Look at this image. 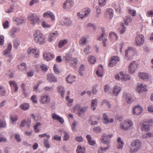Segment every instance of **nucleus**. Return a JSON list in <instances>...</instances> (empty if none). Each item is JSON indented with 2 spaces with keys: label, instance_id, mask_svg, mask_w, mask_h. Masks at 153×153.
Here are the masks:
<instances>
[{
  "label": "nucleus",
  "instance_id": "9d476101",
  "mask_svg": "<svg viewBox=\"0 0 153 153\" xmlns=\"http://www.w3.org/2000/svg\"><path fill=\"white\" fill-rule=\"evenodd\" d=\"M137 64L136 63L135 61L131 62L128 66L129 73L132 74H133L137 68Z\"/></svg>",
  "mask_w": 153,
  "mask_h": 153
},
{
  "label": "nucleus",
  "instance_id": "603ef678",
  "mask_svg": "<svg viewBox=\"0 0 153 153\" xmlns=\"http://www.w3.org/2000/svg\"><path fill=\"white\" fill-rule=\"evenodd\" d=\"M128 13L132 15L133 16H135L136 15V11L135 10H132L131 8L128 9Z\"/></svg>",
  "mask_w": 153,
  "mask_h": 153
},
{
  "label": "nucleus",
  "instance_id": "052dcab7",
  "mask_svg": "<svg viewBox=\"0 0 153 153\" xmlns=\"http://www.w3.org/2000/svg\"><path fill=\"white\" fill-rule=\"evenodd\" d=\"M42 25L43 27L44 28H49L51 27L50 25L48 24L45 21H43L42 22Z\"/></svg>",
  "mask_w": 153,
  "mask_h": 153
},
{
  "label": "nucleus",
  "instance_id": "a18cd8bd",
  "mask_svg": "<svg viewBox=\"0 0 153 153\" xmlns=\"http://www.w3.org/2000/svg\"><path fill=\"white\" fill-rule=\"evenodd\" d=\"M89 62L91 64H94L96 62V59L95 57L92 56H89L88 58Z\"/></svg>",
  "mask_w": 153,
  "mask_h": 153
},
{
  "label": "nucleus",
  "instance_id": "393cba45",
  "mask_svg": "<svg viewBox=\"0 0 153 153\" xmlns=\"http://www.w3.org/2000/svg\"><path fill=\"white\" fill-rule=\"evenodd\" d=\"M52 117L53 119L59 121L62 124L64 122V120L62 118L54 113L52 114Z\"/></svg>",
  "mask_w": 153,
  "mask_h": 153
},
{
  "label": "nucleus",
  "instance_id": "dca6fc26",
  "mask_svg": "<svg viewBox=\"0 0 153 153\" xmlns=\"http://www.w3.org/2000/svg\"><path fill=\"white\" fill-rule=\"evenodd\" d=\"M10 86L12 89H14L15 92H16L18 88V86L15 81L14 80H10L9 82Z\"/></svg>",
  "mask_w": 153,
  "mask_h": 153
},
{
  "label": "nucleus",
  "instance_id": "79ce46f5",
  "mask_svg": "<svg viewBox=\"0 0 153 153\" xmlns=\"http://www.w3.org/2000/svg\"><path fill=\"white\" fill-rule=\"evenodd\" d=\"M29 107V105L27 103H24L20 106V108L24 110H26L28 109Z\"/></svg>",
  "mask_w": 153,
  "mask_h": 153
},
{
  "label": "nucleus",
  "instance_id": "6ab92c4d",
  "mask_svg": "<svg viewBox=\"0 0 153 153\" xmlns=\"http://www.w3.org/2000/svg\"><path fill=\"white\" fill-rule=\"evenodd\" d=\"M76 76L71 75L69 74L66 78V80L68 83L72 84L76 81Z\"/></svg>",
  "mask_w": 153,
  "mask_h": 153
},
{
  "label": "nucleus",
  "instance_id": "a878e982",
  "mask_svg": "<svg viewBox=\"0 0 153 153\" xmlns=\"http://www.w3.org/2000/svg\"><path fill=\"white\" fill-rule=\"evenodd\" d=\"M58 33L57 31H55L53 33H50L48 36V41L50 42H52L55 37L57 35Z\"/></svg>",
  "mask_w": 153,
  "mask_h": 153
},
{
  "label": "nucleus",
  "instance_id": "cd10ccee",
  "mask_svg": "<svg viewBox=\"0 0 153 153\" xmlns=\"http://www.w3.org/2000/svg\"><path fill=\"white\" fill-rule=\"evenodd\" d=\"M103 123L105 124L108 123H112L113 122V120L112 118L108 119L107 116L106 114H103Z\"/></svg>",
  "mask_w": 153,
  "mask_h": 153
},
{
  "label": "nucleus",
  "instance_id": "4c0bfd02",
  "mask_svg": "<svg viewBox=\"0 0 153 153\" xmlns=\"http://www.w3.org/2000/svg\"><path fill=\"white\" fill-rule=\"evenodd\" d=\"M68 40L67 39H64L60 40L58 44V47L59 48H61L64 46L68 42Z\"/></svg>",
  "mask_w": 153,
  "mask_h": 153
},
{
  "label": "nucleus",
  "instance_id": "412c9836",
  "mask_svg": "<svg viewBox=\"0 0 153 153\" xmlns=\"http://www.w3.org/2000/svg\"><path fill=\"white\" fill-rule=\"evenodd\" d=\"M146 86H144L142 84H138L137 88V92L139 94L141 93L143 91H146Z\"/></svg>",
  "mask_w": 153,
  "mask_h": 153
},
{
  "label": "nucleus",
  "instance_id": "423d86ee",
  "mask_svg": "<svg viewBox=\"0 0 153 153\" xmlns=\"http://www.w3.org/2000/svg\"><path fill=\"white\" fill-rule=\"evenodd\" d=\"M135 44L138 46L143 45L144 42V36L141 34H137L135 38Z\"/></svg>",
  "mask_w": 153,
  "mask_h": 153
},
{
  "label": "nucleus",
  "instance_id": "b1692460",
  "mask_svg": "<svg viewBox=\"0 0 153 153\" xmlns=\"http://www.w3.org/2000/svg\"><path fill=\"white\" fill-rule=\"evenodd\" d=\"M121 90V88L120 87L117 85L115 86L112 91L113 95L115 96H117Z\"/></svg>",
  "mask_w": 153,
  "mask_h": 153
},
{
  "label": "nucleus",
  "instance_id": "a19ab883",
  "mask_svg": "<svg viewBox=\"0 0 153 153\" xmlns=\"http://www.w3.org/2000/svg\"><path fill=\"white\" fill-rule=\"evenodd\" d=\"M109 148V146L106 147H100L98 150V152L99 153H105Z\"/></svg>",
  "mask_w": 153,
  "mask_h": 153
},
{
  "label": "nucleus",
  "instance_id": "6e6552de",
  "mask_svg": "<svg viewBox=\"0 0 153 153\" xmlns=\"http://www.w3.org/2000/svg\"><path fill=\"white\" fill-rule=\"evenodd\" d=\"M112 137V134L107 135L105 133L103 134L101 138V142L105 144H109L110 138Z\"/></svg>",
  "mask_w": 153,
  "mask_h": 153
},
{
  "label": "nucleus",
  "instance_id": "4468645a",
  "mask_svg": "<svg viewBox=\"0 0 153 153\" xmlns=\"http://www.w3.org/2000/svg\"><path fill=\"white\" fill-rule=\"evenodd\" d=\"M86 108L85 107H80L79 105H76L74 107V109L76 111L79 113V116L81 115L82 114H83Z\"/></svg>",
  "mask_w": 153,
  "mask_h": 153
},
{
  "label": "nucleus",
  "instance_id": "f03ea898",
  "mask_svg": "<svg viewBox=\"0 0 153 153\" xmlns=\"http://www.w3.org/2000/svg\"><path fill=\"white\" fill-rule=\"evenodd\" d=\"M33 36L34 40L36 43L42 45L45 42V38L39 30L35 31Z\"/></svg>",
  "mask_w": 153,
  "mask_h": 153
},
{
  "label": "nucleus",
  "instance_id": "1a4fd4ad",
  "mask_svg": "<svg viewBox=\"0 0 153 153\" xmlns=\"http://www.w3.org/2000/svg\"><path fill=\"white\" fill-rule=\"evenodd\" d=\"M51 100L49 95L47 94H43L40 97V101L41 103L45 104L49 103Z\"/></svg>",
  "mask_w": 153,
  "mask_h": 153
},
{
  "label": "nucleus",
  "instance_id": "2eb2a0df",
  "mask_svg": "<svg viewBox=\"0 0 153 153\" xmlns=\"http://www.w3.org/2000/svg\"><path fill=\"white\" fill-rule=\"evenodd\" d=\"M27 53L28 54L33 53L34 54V56L36 58H38L39 56V51L36 50L34 48H29L27 50Z\"/></svg>",
  "mask_w": 153,
  "mask_h": 153
},
{
  "label": "nucleus",
  "instance_id": "c9c22d12",
  "mask_svg": "<svg viewBox=\"0 0 153 153\" xmlns=\"http://www.w3.org/2000/svg\"><path fill=\"white\" fill-rule=\"evenodd\" d=\"M13 20L18 23L17 24H22L25 21V19L23 17H21L19 19L16 17H14Z\"/></svg>",
  "mask_w": 153,
  "mask_h": 153
},
{
  "label": "nucleus",
  "instance_id": "9b49d317",
  "mask_svg": "<svg viewBox=\"0 0 153 153\" xmlns=\"http://www.w3.org/2000/svg\"><path fill=\"white\" fill-rule=\"evenodd\" d=\"M143 111L142 107L138 105L133 107L132 111V114L135 115H140Z\"/></svg>",
  "mask_w": 153,
  "mask_h": 153
},
{
  "label": "nucleus",
  "instance_id": "4be33fe9",
  "mask_svg": "<svg viewBox=\"0 0 153 153\" xmlns=\"http://www.w3.org/2000/svg\"><path fill=\"white\" fill-rule=\"evenodd\" d=\"M138 76L140 79L144 80H147L149 78V75L148 74L145 72L139 73Z\"/></svg>",
  "mask_w": 153,
  "mask_h": 153
},
{
  "label": "nucleus",
  "instance_id": "680f3d73",
  "mask_svg": "<svg viewBox=\"0 0 153 153\" xmlns=\"http://www.w3.org/2000/svg\"><path fill=\"white\" fill-rule=\"evenodd\" d=\"M107 0H99L98 3L100 6L102 7L105 6L106 4V2Z\"/></svg>",
  "mask_w": 153,
  "mask_h": 153
},
{
  "label": "nucleus",
  "instance_id": "864d4df0",
  "mask_svg": "<svg viewBox=\"0 0 153 153\" xmlns=\"http://www.w3.org/2000/svg\"><path fill=\"white\" fill-rule=\"evenodd\" d=\"M102 34L101 36L98 39V40L100 41L102 40L103 38L104 37H105L106 36V34L105 33V28L104 27H102Z\"/></svg>",
  "mask_w": 153,
  "mask_h": 153
},
{
  "label": "nucleus",
  "instance_id": "c03bdc74",
  "mask_svg": "<svg viewBox=\"0 0 153 153\" xmlns=\"http://www.w3.org/2000/svg\"><path fill=\"white\" fill-rule=\"evenodd\" d=\"M100 69L96 71V74L98 77H102L103 76V71L102 66H100Z\"/></svg>",
  "mask_w": 153,
  "mask_h": 153
},
{
  "label": "nucleus",
  "instance_id": "f3484780",
  "mask_svg": "<svg viewBox=\"0 0 153 153\" xmlns=\"http://www.w3.org/2000/svg\"><path fill=\"white\" fill-rule=\"evenodd\" d=\"M43 56L44 59L46 61H49L54 58V55L51 53H44L43 54Z\"/></svg>",
  "mask_w": 153,
  "mask_h": 153
},
{
  "label": "nucleus",
  "instance_id": "20e7f679",
  "mask_svg": "<svg viewBox=\"0 0 153 153\" xmlns=\"http://www.w3.org/2000/svg\"><path fill=\"white\" fill-rule=\"evenodd\" d=\"M27 19L30 21V23L33 25L36 24H39L40 22L39 18L35 13L30 14L27 17Z\"/></svg>",
  "mask_w": 153,
  "mask_h": 153
},
{
  "label": "nucleus",
  "instance_id": "0e129e2a",
  "mask_svg": "<svg viewBox=\"0 0 153 153\" xmlns=\"http://www.w3.org/2000/svg\"><path fill=\"white\" fill-rule=\"evenodd\" d=\"M64 138L63 140H64L67 141L68 140L70 137L69 135L66 132H64Z\"/></svg>",
  "mask_w": 153,
  "mask_h": 153
},
{
  "label": "nucleus",
  "instance_id": "bf43d9fd",
  "mask_svg": "<svg viewBox=\"0 0 153 153\" xmlns=\"http://www.w3.org/2000/svg\"><path fill=\"white\" fill-rule=\"evenodd\" d=\"M30 100L33 103H36L37 102L36 96L35 95H33L31 97Z\"/></svg>",
  "mask_w": 153,
  "mask_h": 153
},
{
  "label": "nucleus",
  "instance_id": "7ed1b4c3",
  "mask_svg": "<svg viewBox=\"0 0 153 153\" xmlns=\"http://www.w3.org/2000/svg\"><path fill=\"white\" fill-rule=\"evenodd\" d=\"M133 123L130 120L128 119L122 122L120 124L119 127L123 131H127L133 127Z\"/></svg>",
  "mask_w": 153,
  "mask_h": 153
},
{
  "label": "nucleus",
  "instance_id": "ddd939ff",
  "mask_svg": "<svg viewBox=\"0 0 153 153\" xmlns=\"http://www.w3.org/2000/svg\"><path fill=\"white\" fill-rule=\"evenodd\" d=\"M74 5V3L72 0H67L63 4V9H69L73 7Z\"/></svg>",
  "mask_w": 153,
  "mask_h": 153
},
{
  "label": "nucleus",
  "instance_id": "de8ad7c7",
  "mask_svg": "<svg viewBox=\"0 0 153 153\" xmlns=\"http://www.w3.org/2000/svg\"><path fill=\"white\" fill-rule=\"evenodd\" d=\"M132 21L131 18L130 17H126L124 20V25L126 26L128 25L129 22H131Z\"/></svg>",
  "mask_w": 153,
  "mask_h": 153
},
{
  "label": "nucleus",
  "instance_id": "473e14b6",
  "mask_svg": "<svg viewBox=\"0 0 153 153\" xmlns=\"http://www.w3.org/2000/svg\"><path fill=\"white\" fill-rule=\"evenodd\" d=\"M97 100L95 99L93 100L91 102V106L93 110H95L96 108V107L97 105Z\"/></svg>",
  "mask_w": 153,
  "mask_h": 153
},
{
  "label": "nucleus",
  "instance_id": "13d9d810",
  "mask_svg": "<svg viewBox=\"0 0 153 153\" xmlns=\"http://www.w3.org/2000/svg\"><path fill=\"white\" fill-rule=\"evenodd\" d=\"M43 143L45 147L47 148H50V146L49 144L48 139H45Z\"/></svg>",
  "mask_w": 153,
  "mask_h": 153
},
{
  "label": "nucleus",
  "instance_id": "f257e3e1",
  "mask_svg": "<svg viewBox=\"0 0 153 153\" xmlns=\"http://www.w3.org/2000/svg\"><path fill=\"white\" fill-rule=\"evenodd\" d=\"M142 145L141 140L136 139L133 140L131 143L130 146V151L131 153L136 152L141 148Z\"/></svg>",
  "mask_w": 153,
  "mask_h": 153
},
{
  "label": "nucleus",
  "instance_id": "ea45409f",
  "mask_svg": "<svg viewBox=\"0 0 153 153\" xmlns=\"http://www.w3.org/2000/svg\"><path fill=\"white\" fill-rule=\"evenodd\" d=\"M10 119L11 121V123L14 124V122L18 120L17 116L16 115H11L10 116Z\"/></svg>",
  "mask_w": 153,
  "mask_h": 153
},
{
  "label": "nucleus",
  "instance_id": "3c124183",
  "mask_svg": "<svg viewBox=\"0 0 153 153\" xmlns=\"http://www.w3.org/2000/svg\"><path fill=\"white\" fill-rule=\"evenodd\" d=\"M6 94V91L5 89L2 86L0 85V95L2 96H4Z\"/></svg>",
  "mask_w": 153,
  "mask_h": 153
},
{
  "label": "nucleus",
  "instance_id": "a211bd4d",
  "mask_svg": "<svg viewBox=\"0 0 153 153\" xmlns=\"http://www.w3.org/2000/svg\"><path fill=\"white\" fill-rule=\"evenodd\" d=\"M44 17H50L52 21H54L55 19V16L53 13L50 11H48L44 13L43 14Z\"/></svg>",
  "mask_w": 153,
  "mask_h": 153
},
{
  "label": "nucleus",
  "instance_id": "e2e57ef3",
  "mask_svg": "<svg viewBox=\"0 0 153 153\" xmlns=\"http://www.w3.org/2000/svg\"><path fill=\"white\" fill-rule=\"evenodd\" d=\"M9 22L7 20L5 21L3 23L2 25L4 29L8 28L9 27Z\"/></svg>",
  "mask_w": 153,
  "mask_h": 153
},
{
  "label": "nucleus",
  "instance_id": "bb28decb",
  "mask_svg": "<svg viewBox=\"0 0 153 153\" xmlns=\"http://www.w3.org/2000/svg\"><path fill=\"white\" fill-rule=\"evenodd\" d=\"M47 79L50 82H55L57 81V79L52 74H48L47 75Z\"/></svg>",
  "mask_w": 153,
  "mask_h": 153
},
{
  "label": "nucleus",
  "instance_id": "6e6d98bb",
  "mask_svg": "<svg viewBox=\"0 0 153 153\" xmlns=\"http://www.w3.org/2000/svg\"><path fill=\"white\" fill-rule=\"evenodd\" d=\"M86 38L84 37H82L79 40V43L80 44L84 45L86 43Z\"/></svg>",
  "mask_w": 153,
  "mask_h": 153
},
{
  "label": "nucleus",
  "instance_id": "c85d7f7f",
  "mask_svg": "<svg viewBox=\"0 0 153 153\" xmlns=\"http://www.w3.org/2000/svg\"><path fill=\"white\" fill-rule=\"evenodd\" d=\"M78 63L77 59L75 58H73L69 62V65L71 66H73L74 67H76V65Z\"/></svg>",
  "mask_w": 153,
  "mask_h": 153
},
{
  "label": "nucleus",
  "instance_id": "e433bc0d",
  "mask_svg": "<svg viewBox=\"0 0 153 153\" xmlns=\"http://www.w3.org/2000/svg\"><path fill=\"white\" fill-rule=\"evenodd\" d=\"M76 152L77 153H85V148L79 145L77 146Z\"/></svg>",
  "mask_w": 153,
  "mask_h": 153
},
{
  "label": "nucleus",
  "instance_id": "58836bf2",
  "mask_svg": "<svg viewBox=\"0 0 153 153\" xmlns=\"http://www.w3.org/2000/svg\"><path fill=\"white\" fill-rule=\"evenodd\" d=\"M73 57H72V54L69 53H67L65 55V62L66 63H69V62L71 60Z\"/></svg>",
  "mask_w": 153,
  "mask_h": 153
},
{
  "label": "nucleus",
  "instance_id": "37998d69",
  "mask_svg": "<svg viewBox=\"0 0 153 153\" xmlns=\"http://www.w3.org/2000/svg\"><path fill=\"white\" fill-rule=\"evenodd\" d=\"M58 91L59 92L61 93L62 97L63 98L65 93V90L64 88L62 86H59L58 87Z\"/></svg>",
  "mask_w": 153,
  "mask_h": 153
},
{
  "label": "nucleus",
  "instance_id": "5701e85b",
  "mask_svg": "<svg viewBox=\"0 0 153 153\" xmlns=\"http://www.w3.org/2000/svg\"><path fill=\"white\" fill-rule=\"evenodd\" d=\"M123 97L125 98L126 101L128 103H131L133 102L131 96L130 94L124 93L123 95Z\"/></svg>",
  "mask_w": 153,
  "mask_h": 153
},
{
  "label": "nucleus",
  "instance_id": "f8f14e48",
  "mask_svg": "<svg viewBox=\"0 0 153 153\" xmlns=\"http://www.w3.org/2000/svg\"><path fill=\"white\" fill-rule=\"evenodd\" d=\"M120 59L117 56H112L110 59V62L108 65L111 67H113L115 65L117 62L120 61Z\"/></svg>",
  "mask_w": 153,
  "mask_h": 153
},
{
  "label": "nucleus",
  "instance_id": "aec40b11",
  "mask_svg": "<svg viewBox=\"0 0 153 153\" xmlns=\"http://www.w3.org/2000/svg\"><path fill=\"white\" fill-rule=\"evenodd\" d=\"M71 22L69 18H64L61 22V24L62 25H65L67 26H70Z\"/></svg>",
  "mask_w": 153,
  "mask_h": 153
},
{
  "label": "nucleus",
  "instance_id": "69168bd1",
  "mask_svg": "<svg viewBox=\"0 0 153 153\" xmlns=\"http://www.w3.org/2000/svg\"><path fill=\"white\" fill-rule=\"evenodd\" d=\"M6 126V123L5 121H0V128H4Z\"/></svg>",
  "mask_w": 153,
  "mask_h": 153
},
{
  "label": "nucleus",
  "instance_id": "5fc2aeb1",
  "mask_svg": "<svg viewBox=\"0 0 153 153\" xmlns=\"http://www.w3.org/2000/svg\"><path fill=\"white\" fill-rule=\"evenodd\" d=\"M41 125V123H37L33 126V128L35 132L37 133L39 131V129H38V127Z\"/></svg>",
  "mask_w": 153,
  "mask_h": 153
},
{
  "label": "nucleus",
  "instance_id": "72a5a7b5",
  "mask_svg": "<svg viewBox=\"0 0 153 153\" xmlns=\"http://www.w3.org/2000/svg\"><path fill=\"white\" fill-rule=\"evenodd\" d=\"M12 48L11 43H9L7 46V48L4 51L3 54L6 55L8 54L11 51Z\"/></svg>",
  "mask_w": 153,
  "mask_h": 153
},
{
  "label": "nucleus",
  "instance_id": "338daca9",
  "mask_svg": "<svg viewBox=\"0 0 153 153\" xmlns=\"http://www.w3.org/2000/svg\"><path fill=\"white\" fill-rule=\"evenodd\" d=\"M52 139L55 140H59L60 141L61 140V137L57 135H54L52 137Z\"/></svg>",
  "mask_w": 153,
  "mask_h": 153
},
{
  "label": "nucleus",
  "instance_id": "f704fd0d",
  "mask_svg": "<svg viewBox=\"0 0 153 153\" xmlns=\"http://www.w3.org/2000/svg\"><path fill=\"white\" fill-rule=\"evenodd\" d=\"M134 50L133 48L131 47H129L128 49L125 51V55L126 56L129 54L131 55L134 54Z\"/></svg>",
  "mask_w": 153,
  "mask_h": 153
},
{
  "label": "nucleus",
  "instance_id": "774afa93",
  "mask_svg": "<svg viewBox=\"0 0 153 153\" xmlns=\"http://www.w3.org/2000/svg\"><path fill=\"white\" fill-rule=\"evenodd\" d=\"M40 68L42 70L44 71H46L48 70V68L46 65L44 64H42L40 65Z\"/></svg>",
  "mask_w": 153,
  "mask_h": 153
},
{
  "label": "nucleus",
  "instance_id": "39448f33",
  "mask_svg": "<svg viewBox=\"0 0 153 153\" xmlns=\"http://www.w3.org/2000/svg\"><path fill=\"white\" fill-rule=\"evenodd\" d=\"M144 123L146 124H142V126L141 127V129L143 131H148L150 129V126L152 122V119L145 120L143 121Z\"/></svg>",
  "mask_w": 153,
  "mask_h": 153
},
{
  "label": "nucleus",
  "instance_id": "8fccbe9b",
  "mask_svg": "<svg viewBox=\"0 0 153 153\" xmlns=\"http://www.w3.org/2000/svg\"><path fill=\"white\" fill-rule=\"evenodd\" d=\"M13 47L14 48H17L20 45V42L18 39H15L13 40Z\"/></svg>",
  "mask_w": 153,
  "mask_h": 153
},
{
  "label": "nucleus",
  "instance_id": "0eeeda50",
  "mask_svg": "<svg viewBox=\"0 0 153 153\" xmlns=\"http://www.w3.org/2000/svg\"><path fill=\"white\" fill-rule=\"evenodd\" d=\"M90 11V9L89 8H85L78 13L77 15L79 18L83 19L87 17L89 15Z\"/></svg>",
  "mask_w": 153,
  "mask_h": 153
},
{
  "label": "nucleus",
  "instance_id": "09e8293b",
  "mask_svg": "<svg viewBox=\"0 0 153 153\" xmlns=\"http://www.w3.org/2000/svg\"><path fill=\"white\" fill-rule=\"evenodd\" d=\"M108 14L109 15V17L110 19H112L113 16V11L112 9H107L106 11Z\"/></svg>",
  "mask_w": 153,
  "mask_h": 153
},
{
  "label": "nucleus",
  "instance_id": "c756f323",
  "mask_svg": "<svg viewBox=\"0 0 153 153\" xmlns=\"http://www.w3.org/2000/svg\"><path fill=\"white\" fill-rule=\"evenodd\" d=\"M88 143L90 145L94 146L96 142L95 141L92 140L91 137L89 134H88L86 136Z\"/></svg>",
  "mask_w": 153,
  "mask_h": 153
},
{
  "label": "nucleus",
  "instance_id": "49530a36",
  "mask_svg": "<svg viewBox=\"0 0 153 153\" xmlns=\"http://www.w3.org/2000/svg\"><path fill=\"white\" fill-rule=\"evenodd\" d=\"M19 69L21 71L26 70L27 69V66L25 63L22 62L19 66Z\"/></svg>",
  "mask_w": 153,
  "mask_h": 153
},
{
  "label": "nucleus",
  "instance_id": "7c9ffc66",
  "mask_svg": "<svg viewBox=\"0 0 153 153\" xmlns=\"http://www.w3.org/2000/svg\"><path fill=\"white\" fill-rule=\"evenodd\" d=\"M117 148L118 149H122L123 147L124 143L120 137H118L117 140Z\"/></svg>",
  "mask_w": 153,
  "mask_h": 153
},
{
  "label": "nucleus",
  "instance_id": "2f4dec72",
  "mask_svg": "<svg viewBox=\"0 0 153 153\" xmlns=\"http://www.w3.org/2000/svg\"><path fill=\"white\" fill-rule=\"evenodd\" d=\"M12 5H11L10 8L6 10V13H9L12 12L13 10L14 9V7H16L17 6V4L15 2L12 1Z\"/></svg>",
  "mask_w": 153,
  "mask_h": 153
},
{
  "label": "nucleus",
  "instance_id": "4d7b16f0",
  "mask_svg": "<svg viewBox=\"0 0 153 153\" xmlns=\"http://www.w3.org/2000/svg\"><path fill=\"white\" fill-rule=\"evenodd\" d=\"M16 31V29L15 28H12L10 32V34L12 37H14V34Z\"/></svg>",
  "mask_w": 153,
  "mask_h": 153
}]
</instances>
